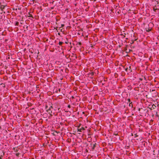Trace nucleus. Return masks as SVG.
<instances>
[{"instance_id":"obj_1","label":"nucleus","mask_w":159,"mask_h":159,"mask_svg":"<svg viewBox=\"0 0 159 159\" xmlns=\"http://www.w3.org/2000/svg\"><path fill=\"white\" fill-rule=\"evenodd\" d=\"M8 7L7 5H2L0 7V9L2 11H3L4 13H5V11H6V10L7 8Z\"/></svg>"},{"instance_id":"obj_2","label":"nucleus","mask_w":159,"mask_h":159,"mask_svg":"<svg viewBox=\"0 0 159 159\" xmlns=\"http://www.w3.org/2000/svg\"><path fill=\"white\" fill-rule=\"evenodd\" d=\"M24 20H20L21 22H20V23L19 22L17 21H15L14 22V24H15V25L16 26H20V25L22 24L21 22L23 21Z\"/></svg>"},{"instance_id":"obj_3","label":"nucleus","mask_w":159,"mask_h":159,"mask_svg":"<svg viewBox=\"0 0 159 159\" xmlns=\"http://www.w3.org/2000/svg\"><path fill=\"white\" fill-rule=\"evenodd\" d=\"M29 16H28L27 17H29L28 18L29 19H30V20H32V19L34 18L30 14H29Z\"/></svg>"},{"instance_id":"obj_4","label":"nucleus","mask_w":159,"mask_h":159,"mask_svg":"<svg viewBox=\"0 0 159 159\" xmlns=\"http://www.w3.org/2000/svg\"><path fill=\"white\" fill-rule=\"evenodd\" d=\"M15 10H16V11H17V10H20V9H19V8H16L15 9Z\"/></svg>"},{"instance_id":"obj_5","label":"nucleus","mask_w":159,"mask_h":159,"mask_svg":"<svg viewBox=\"0 0 159 159\" xmlns=\"http://www.w3.org/2000/svg\"><path fill=\"white\" fill-rule=\"evenodd\" d=\"M157 10V8H153V10L154 11H156V10Z\"/></svg>"},{"instance_id":"obj_6","label":"nucleus","mask_w":159,"mask_h":159,"mask_svg":"<svg viewBox=\"0 0 159 159\" xmlns=\"http://www.w3.org/2000/svg\"><path fill=\"white\" fill-rule=\"evenodd\" d=\"M67 107H68V108H70V105H68V106Z\"/></svg>"},{"instance_id":"obj_7","label":"nucleus","mask_w":159,"mask_h":159,"mask_svg":"<svg viewBox=\"0 0 159 159\" xmlns=\"http://www.w3.org/2000/svg\"><path fill=\"white\" fill-rule=\"evenodd\" d=\"M61 27H63L64 26V25L63 24H61Z\"/></svg>"},{"instance_id":"obj_8","label":"nucleus","mask_w":159,"mask_h":159,"mask_svg":"<svg viewBox=\"0 0 159 159\" xmlns=\"http://www.w3.org/2000/svg\"><path fill=\"white\" fill-rule=\"evenodd\" d=\"M80 129H79L78 130V131L81 132V130H80Z\"/></svg>"},{"instance_id":"obj_9","label":"nucleus","mask_w":159,"mask_h":159,"mask_svg":"<svg viewBox=\"0 0 159 159\" xmlns=\"http://www.w3.org/2000/svg\"><path fill=\"white\" fill-rule=\"evenodd\" d=\"M87 21V22H88H88H89V20H86Z\"/></svg>"},{"instance_id":"obj_10","label":"nucleus","mask_w":159,"mask_h":159,"mask_svg":"<svg viewBox=\"0 0 159 159\" xmlns=\"http://www.w3.org/2000/svg\"><path fill=\"white\" fill-rule=\"evenodd\" d=\"M0 159H2L0 157Z\"/></svg>"},{"instance_id":"obj_11","label":"nucleus","mask_w":159,"mask_h":159,"mask_svg":"<svg viewBox=\"0 0 159 159\" xmlns=\"http://www.w3.org/2000/svg\"><path fill=\"white\" fill-rule=\"evenodd\" d=\"M56 20H58L57 19H56Z\"/></svg>"},{"instance_id":"obj_12","label":"nucleus","mask_w":159,"mask_h":159,"mask_svg":"<svg viewBox=\"0 0 159 159\" xmlns=\"http://www.w3.org/2000/svg\"><path fill=\"white\" fill-rule=\"evenodd\" d=\"M117 7V6H116V8Z\"/></svg>"}]
</instances>
